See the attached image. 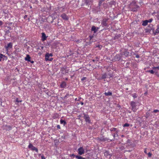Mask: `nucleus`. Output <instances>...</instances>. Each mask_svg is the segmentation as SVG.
I'll return each instance as SVG.
<instances>
[{"label": "nucleus", "instance_id": "38", "mask_svg": "<svg viewBox=\"0 0 159 159\" xmlns=\"http://www.w3.org/2000/svg\"><path fill=\"white\" fill-rule=\"evenodd\" d=\"M16 102H21V101H19L18 100V98H17L16 99Z\"/></svg>", "mask_w": 159, "mask_h": 159}, {"label": "nucleus", "instance_id": "19", "mask_svg": "<svg viewBox=\"0 0 159 159\" xmlns=\"http://www.w3.org/2000/svg\"><path fill=\"white\" fill-rule=\"evenodd\" d=\"M129 52H128L127 51H125L124 52V55H125L126 57H127V56H128V55H129Z\"/></svg>", "mask_w": 159, "mask_h": 159}, {"label": "nucleus", "instance_id": "35", "mask_svg": "<svg viewBox=\"0 0 159 159\" xmlns=\"http://www.w3.org/2000/svg\"><path fill=\"white\" fill-rule=\"evenodd\" d=\"M86 79V77H84L82 78L81 80L82 81H83L84 80H85Z\"/></svg>", "mask_w": 159, "mask_h": 159}, {"label": "nucleus", "instance_id": "1", "mask_svg": "<svg viewBox=\"0 0 159 159\" xmlns=\"http://www.w3.org/2000/svg\"><path fill=\"white\" fill-rule=\"evenodd\" d=\"M83 115L84 116H83V117L85 119V121L86 122L90 123V120L89 115L84 113L83 114Z\"/></svg>", "mask_w": 159, "mask_h": 159}, {"label": "nucleus", "instance_id": "51", "mask_svg": "<svg viewBox=\"0 0 159 159\" xmlns=\"http://www.w3.org/2000/svg\"><path fill=\"white\" fill-rule=\"evenodd\" d=\"M157 28L159 30V25H157Z\"/></svg>", "mask_w": 159, "mask_h": 159}, {"label": "nucleus", "instance_id": "29", "mask_svg": "<svg viewBox=\"0 0 159 159\" xmlns=\"http://www.w3.org/2000/svg\"><path fill=\"white\" fill-rule=\"evenodd\" d=\"M104 0H100V1H99V6H101V4L102 3V2H103L104 1Z\"/></svg>", "mask_w": 159, "mask_h": 159}, {"label": "nucleus", "instance_id": "20", "mask_svg": "<svg viewBox=\"0 0 159 159\" xmlns=\"http://www.w3.org/2000/svg\"><path fill=\"white\" fill-rule=\"evenodd\" d=\"M103 6L104 8H107L108 7V5L107 3H104L103 4Z\"/></svg>", "mask_w": 159, "mask_h": 159}, {"label": "nucleus", "instance_id": "7", "mask_svg": "<svg viewBox=\"0 0 159 159\" xmlns=\"http://www.w3.org/2000/svg\"><path fill=\"white\" fill-rule=\"evenodd\" d=\"M50 57L48 56L47 54L45 55V60L46 61H51L53 60L52 57Z\"/></svg>", "mask_w": 159, "mask_h": 159}, {"label": "nucleus", "instance_id": "41", "mask_svg": "<svg viewBox=\"0 0 159 159\" xmlns=\"http://www.w3.org/2000/svg\"><path fill=\"white\" fill-rule=\"evenodd\" d=\"M76 156L75 154H71L70 155V157H72V156Z\"/></svg>", "mask_w": 159, "mask_h": 159}, {"label": "nucleus", "instance_id": "25", "mask_svg": "<svg viewBox=\"0 0 159 159\" xmlns=\"http://www.w3.org/2000/svg\"><path fill=\"white\" fill-rule=\"evenodd\" d=\"M75 157L78 159H81L82 158V157L80 156L76 155L75 156Z\"/></svg>", "mask_w": 159, "mask_h": 159}, {"label": "nucleus", "instance_id": "54", "mask_svg": "<svg viewBox=\"0 0 159 159\" xmlns=\"http://www.w3.org/2000/svg\"><path fill=\"white\" fill-rule=\"evenodd\" d=\"M81 159H86L85 158H84L82 157V158Z\"/></svg>", "mask_w": 159, "mask_h": 159}, {"label": "nucleus", "instance_id": "17", "mask_svg": "<svg viewBox=\"0 0 159 159\" xmlns=\"http://www.w3.org/2000/svg\"><path fill=\"white\" fill-rule=\"evenodd\" d=\"M138 8V7L137 6H135V7L134 8H133L132 9L131 11H137V8Z\"/></svg>", "mask_w": 159, "mask_h": 159}, {"label": "nucleus", "instance_id": "33", "mask_svg": "<svg viewBox=\"0 0 159 159\" xmlns=\"http://www.w3.org/2000/svg\"><path fill=\"white\" fill-rule=\"evenodd\" d=\"M159 30L157 28V29L156 30L155 33H159Z\"/></svg>", "mask_w": 159, "mask_h": 159}, {"label": "nucleus", "instance_id": "40", "mask_svg": "<svg viewBox=\"0 0 159 159\" xmlns=\"http://www.w3.org/2000/svg\"><path fill=\"white\" fill-rule=\"evenodd\" d=\"M152 19H150L148 20V22H151L152 21Z\"/></svg>", "mask_w": 159, "mask_h": 159}, {"label": "nucleus", "instance_id": "49", "mask_svg": "<svg viewBox=\"0 0 159 159\" xmlns=\"http://www.w3.org/2000/svg\"><path fill=\"white\" fill-rule=\"evenodd\" d=\"M30 62L32 63H34V61H31L30 60Z\"/></svg>", "mask_w": 159, "mask_h": 159}, {"label": "nucleus", "instance_id": "55", "mask_svg": "<svg viewBox=\"0 0 159 159\" xmlns=\"http://www.w3.org/2000/svg\"><path fill=\"white\" fill-rule=\"evenodd\" d=\"M157 18L158 19H159V15H158L157 16Z\"/></svg>", "mask_w": 159, "mask_h": 159}, {"label": "nucleus", "instance_id": "61", "mask_svg": "<svg viewBox=\"0 0 159 159\" xmlns=\"http://www.w3.org/2000/svg\"><path fill=\"white\" fill-rule=\"evenodd\" d=\"M126 90H128V88H126Z\"/></svg>", "mask_w": 159, "mask_h": 159}, {"label": "nucleus", "instance_id": "15", "mask_svg": "<svg viewBox=\"0 0 159 159\" xmlns=\"http://www.w3.org/2000/svg\"><path fill=\"white\" fill-rule=\"evenodd\" d=\"M6 130L7 131H9L10 130H11L12 129V127L11 126H6Z\"/></svg>", "mask_w": 159, "mask_h": 159}, {"label": "nucleus", "instance_id": "31", "mask_svg": "<svg viewBox=\"0 0 159 159\" xmlns=\"http://www.w3.org/2000/svg\"><path fill=\"white\" fill-rule=\"evenodd\" d=\"M153 112L154 113H157V112H159V110H157V109L153 111Z\"/></svg>", "mask_w": 159, "mask_h": 159}, {"label": "nucleus", "instance_id": "44", "mask_svg": "<svg viewBox=\"0 0 159 159\" xmlns=\"http://www.w3.org/2000/svg\"><path fill=\"white\" fill-rule=\"evenodd\" d=\"M27 15H25L24 16V18L25 19L27 18Z\"/></svg>", "mask_w": 159, "mask_h": 159}, {"label": "nucleus", "instance_id": "52", "mask_svg": "<svg viewBox=\"0 0 159 159\" xmlns=\"http://www.w3.org/2000/svg\"><path fill=\"white\" fill-rule=\"evenodd\" d=\"M27 20H28V21H29L30 20V18H28Z\"/></svg>", "mask_w": 159, "mask_h": 159}, {"label": "nucleus", "instance_id": "6", "mask_svg": "<svg viewBox=\"0 0 159 159\" xmlns=\"http://www.w3.org/2000/svg\"><path fill=\"white\" fill-rule=\"evenodd\" d=\"M12 47V44L11 43H8L7 46H5V48L7 51L8 49L11 48Z\"/></svg>", "mask_w": 159, "mask_h": 159}, {"label": "nucleus", "instance_id": "64", "mask_svg": "<svg viewBox=\"0 0 159 159\" xmlns=\"http://www.w3.org/2000/svg\"><path fill=\"white\" fill-rule=\"evenodd\" d=\"M159 59V57L158 58Z\"/></svg>", "mask_w": 159, "mask_h": 159}, {"label": "nucleus", "instance_id": "48", "mask_svg": "<svg viewBox=\"0 0 159 159\" xmlns=\"http://www.w3.org/2000/svg\"><path fill=\"white\" fill-rule=\"evenodd\" d=\"M129 64V63L128 62H127L126 64V66H128V65Z\"/></svg>", "mask_w": 159, "mask_h": 159}, {"label": "nucleus", "instance_id": "39", "mask_svg": "<svg viewBox=\"0 0 159 159\" xmlns=\"http://www.w3.org/2000/svg\"><path fill=\"white\" fill-rule=\"evenodd\" d=\"M89 1H88V0H85V3H86V4H88L89 2L90 1H89Z\"/></svg>", "mask_w": 159, "mask_h": 159}, {"label": "nucleus", "instance_id": "43", "mask_svg": "<svg viewBox=\"0 0 159 159\" xmlns=\"http://www.w3.org/2000/svg\"><path fill=\"white\" fill-rule=\"evenodd\" d=\"M144 152L146 154H147V149H144Z\"/></svg>", "mask_w": 159, "mask_h": 159}, {"label": "nucleus", "instance_id": "11", "mask_svg": "<svg viewBox=\"0 0 159 159\" xmlns=\"http://www.w3.org/2000/svg\"><path fill=\"white\" fill-rule=\"evenodd\" d=\"M153 70L154 71V73H157L158 72V70H159V67L157 66L152 68Z\"/></svg>", "mask_w": 159, "mask_h": 159}, {"label": "nucleus", "instance_id": "13", "mask_svg": "<svg viewBox=\"0 0 159 159\" xmlns=\"http://www.w3.org/2000/svg\"><path fill=\"white\" fill-rule=\"evenodd\" d=\"M30 58L31 57H30V56L29 55H27L26 57L25 58V60L26 61H30Z\"/></svg>", "mask_w": 159, "mask_h": 159}, {"label": "nucleus", "instance_id": "24", "mask_svg": "<svg viewBox=\"0 0 159 159\" xmlns=\"http://www.w3.org/2000/svg\"><path fill=\"white\" fill-rule=\"evenodd\" d=\"M108 140V139H107V138H102V139H100V140L101 141H107Z\"/></svg>", "mask_w": 159, "mask_h": 159}, {"label": "nucleus", "instance_id": "62", "mask_svg": "<svg viewBox=\"0 0 159 159\" xmlns=\"http://www.w3.org/2000/svg\"><path fill=\"white\" fill-rule=\"evenodd\" d=\"M66 80H67V78H66Z\"/></svg>", "mask_w": 159, "mask_h": 159}, {"label": "nucleus", "instance_id": "28", "mask_svg": "<svg viewBox=\"0 0 159 159\" xmlns=\"http://www.w3.org/2000/svg\"><path fill=\"white\" fill-rule=\"evenodd\" d=\"M4 56L1 54H0V61H1L2 60V58Z\"/></svg>", "mask_w": 159, "mask_h": 159}, {"label": "nucleus", "instance_id": "9", "mask_svg": "<svg viewBox=\"0 0 159 159\" xmlns=\"http://www.w3.org/2000/svg\"><path fill=\"white\" fill-rule=\"evenodd\" d=\"M98 28L97 27H96L94 26H93L91 28V30L94 31V33H96L98 30Z\"/></svg>", "mask_w": 159, "mask_h": 159}, {"label": "nucleus", "instance_id": "3", "mask_svg": "<svg viewBox=\"0 0 159 159\" xmlns=\"http://www.w3.org/2000/svg\"><path fill=\"white\" fill-rule=\"evenodd\" d=\"M131 106L132 107V110L134 112H135L136 111V106L135 102H131Z\"/></svg>", "mask_w": 159, "mask_h": 159}, {"label": "nucleus", "instance_id": "22", "mask_svg": "<svg viewBox=\"0 0 159 159\" xmlns=\"http://www.w3.org/2000/svg\"><path fill=\"white\" fill-rule=\"evenodd\" d=\"M107 77V75L105 74H103L102 75L101 78L102 79H104L106 78Z\"/></svg>", "mask_w": 159, "mask_h": 159}, {"label": "nucleus", "instance_id": "36", "mask_svg": "<svg viewBox=\"0 0 159 159\" xmlns=\"http://www.w3.org/2000/svg\"><path fill=\"white\" fill-rule=\"evenodd\" d=\"M48 55L49 56V57H52V53H47Z\"/></svg>", "mask_w": 159, "mask_h": 159}, {"label": "nucleus", "instance_id": "60", "mask_svg": "<svg viewBox=\"0 0 159 159\" xmlns=\"http://www.w3.org/2000/svg\"><path fill=\"white\" fill-rule=\"evenodd\" d=\"M157 2H159V0H158L157 1Z\"/></svg>", "mask_w": 159, "mask_h": 159}, {"label": "nucleus", "instance_id": "5", "mask_svg": "<svg viewBox=\"0 0 159 159\" xmlns=\"http://www.w3.org/2000/svg\"><path fill=\"white\" fill-rule=\"evenodd\" d=\"M109 19L108 18H104L103 19L102 21V24L104 26H107V22L108 20Z\"/></svg>", "mask_w": 159, "mask_h": 159}, {"label": "nucleus", "instance_id": "42", "mask_svg": "<svg viewBox=\"0 0 159 159\" xmlns=\"http://www.w3.org/2000/svg\"><path fill=\"white\" fill-rule=\"evenodd\" d=\"M135 57L137 58H139V56L137 54L136 55Z\"/></svg>", "mask_w": 159, "mask_h": 159}, {"label": "nucleus", "instance_id": "32", "mask_svg": "<svg viewBox=\"0 0 159 159\" xmlns=\"http://www.w3.org/2000/svg\"><path fill=\"white\" fill-rule=\"evenodd\" d=\"M147 154L149 157H151L152 156V154L151 152H149Z\"/></svg>", "mask_w": 159, "mask_h": 159}, {"label": "nucleus", "instance_id": "21", "mask_svg": "<svg viewBox=\"0 0 159 159\" xmlns=\"http://www.w3.org/2000/svg\"><path fill=\"white\" fill-rule=\"evenodd\" d=\"M147 71L148 72H150L152 74H153L154 73V71L153 69L152 70H147Z\"/></svg>", "mask_w": 159, "mask_h": 159}, {"label": "nucleus", "instance_id": "63", "mask_svg": "<svg viewBox=\"0 0 159 159\" xmlns=\"http://www.w3.org/2000/svg\"><path fill=\"white\" fill-rule=\"evenodd\" d=\"M77 98L75 99V100H76Z\"/></svg>", "mask_w": 159, "mask_h": 159}, {"label": "nucleus", "instance_id": "2", "mask_svg": "<svg viewBox=\"0 0 159 159\" xmlns=\"http://www.w3.org/2000/svg\"><path fill=\"white\" fill-rule=\"evenodd\" d=\"M28 148L29 149H30L31 150L33 151L35 150L37 152H38V149L37 148H35V147L33 145L30 143L28 146Z\"/></svg>", "mask_w": 159, "mask_h": 159}, {"label": "nucleus", "instance_id": "8", "mask_svg": "<svg viewBox=\"0 0 159 159\" xmlns=\"http://www.w3.org/2000/svg\"><path fill=\"white\" fill-rule=\"evenodd\" d=\"M61 16L64 20H67L68 19V16L65 14H63L61 15Z\"/></svg>", "mask_w": 159, "mask_h": 159}, {"label": "nucleus", "instance_id": "58", "mask_svg": "<svg viewBox=\"0 0 159 159\" xmlns=\"http://www.w3.org/2000/svg\"><path fill=\"white\" fill-rule=\"evenodd\" d=\"M92 61H93V62H95V60H93Z\"/></svg>", "mask_w": 159, "mask_h": 159}, {"label": "nucleus", "instance_id": "47", "mask_svg": "<svg viewBox=\"0 0 159 159\" xmlns=\"http://www.w3.org/2000/svg\"><path fill=\"white\" fill-rule=\"evenodd\" d=\"M57 128H58V129H59L60 128V126L59 125H57Z\"/></svg>", "mask_w": 159, "mask_h": 159}, {"label": "nucleus", "instance_id": "10", "mask_svg": "<svg viewBox=\"0 0 159 159\" xmlns=\"http://www.w3.org/2000/svg\"><path fill=\"white\" fill-rule=\"evenodd\" d=\"M42 40L43 41L47 39V37L46 36L45 34L44 33H42Z\"/></svg>", "mask_w": 159, "mask_h": 159}, {"label": "nucleus", "instance_id": "30", "mask_svg": "<svg viewBox=\"0 0 159 159\" xmlns=\"http://www.w3.org/2000/svg\"><path fill=\"white\" fill-rule=\"evenodd\" d=\"M116 129L115 128H111L110 129L111 131H116Z\"/></svg>", "mask_w": 159, "mask_h": 159}, {"label": "nucleus", "instance_id": "56", "mask_svg": "<svg viewBox=\"0 0 159 159\" xmlns=\"http://www.w3.org/2000/svg\"><path fill=\"white\" fill-rule=\"evenodd\" d=\"M47 93L48 95L50 96V95L48 93Z\"/></svg>", "mask_w": 159, "mask_h": 159}, {"label": "nucleus", "instance_id": "23", "mask_svg": "<svg viewBox=\"0 0 159 159\" xmlns=\"http://www.w3.org/2000/svg\"><path fill=\"white\" fill-rule=\"evenodd\" d=\"M132 96L134 98H136L137 97V95L135 93L132 94Z\"/></svg>", "mask_w": 159, "mask_h": 159}, {"label": "nucleus", "instance_id": "34", "mask_svg": "<svg viewBox=\"0 0 159 159\" xmlns=\"http://www.w3.org/2000/svg\"><path fill=\"white\" fill-rule=\"evenodd\" d=\"M96 47L97 48H98L100 49H101V48L102 47V46L101 45H98L96 46Z\"/></svg>", "mask_w": 159, "mask_h": 159}, {"label": "nucleus", "instance_id": "37", "mask_svg": "<svg viewBox=\"0 0 159 159\" xmlns=\"http://www.w3.org/2000/svg\"><path fill=\"white\" fill-rule=\"evenodd\" d=\"M3 24V23L2 22V21H0V26L2 25Z\"/></svg>", "mask_w": 159, "mask_h": 159}, {"label": "nucleus", "instance_id": "12", "mask_svg": "<svg viewBox=\"0 0 159 159\" xmlns=\"http://www.w3.org/2000/svg\"><path fill=\"white\" fill-rule=\"evenodd\" d=\"M148 20H145L143 21V23L142 24V25L143 26H145L148 25Z\"/></svg>", "mask_w": 159, "mask_h": 159}, {"label": "nucleus", "instance_id": "14", "mask_svg": "<svg viewBox=\"0 0 159 159\" xmlns=\"http://www.w3.org/2000/svg\"><path fill=\"white\" fill-rule=\"evenodd\" d=\"M66 84L65 82H63L61 84V88H63L66 86Z\"/></svg>", "mask_w": 159, "mask_h": 159}, {"label": "nucleus", "instance_id": "16", "mask_svg": "<svg viewBox=\"0 0 159 159\" xmlns=\"http://www.w3.org/2000/svg\"><path fill=\"white\" fill-rule=\"evenodd\" d=\"M104 94L106 96H111L112 94V93L111 92H107V93L105 92L104 93Z\"/></svg>", "mask_w": 159, "mask_h": 159}, {"label": "nucleus", "instance_id": "53", "mask_svg": "<svg viewBox=\"0 0 159 159\" xmlns=\"http://www.w3.org/2000/svg\"><path fill=\"white\" fill-rule=\"evenodd\" d=\"M119 56L118 55H117L116 56V57H118Z\"/></svg>", "mask_w": 159, "mask_h": 159}, {"label": "nucleus", "instance_id": "27", "mask_svg": "<svg viewBox=\"0 0 159 159\" xmlns=\"http://www.w3.org/2000/svg\"><path fill=\"white\" fill-rule=\"evenodd\" d=\"M129 124L128 123H125L123 125V126L124 127H128V126H129Z\"/></svg>", "mask_w": 159, "mask_h": 159}, {"label": "nucleus", "instance_id": "50", "mask_svg": "<svg viewBox=\"0 0 159 159\" xmlns=\"http://www.w3.org/2000/svg\"><path fill=\"white\" fill-rule=\"evenodd\" d=\"M112 135H113L114 138L115 137V134H112Z\"/></svg>", "mask_w": 159, "mask_h": 159}, {"label": "nucleus", "instance_id": "26", "mask_svg": "<svg viewBox=\"0 0 159 159\" xmlns=\"http://www.w3.org/2000/svg\"><path fill=\"white\" fill-rule=\"evenodd\" d=\"M104 154L105 156H107L108 155H109V152L107 151L105 152L104 153Z\"/></svg>", "mask_w": 159, "mask_h": 159}, {"label": "nucleus", "instance_id": "59", "mask_svg": "<svg viewBox=\"0 0 159 159\" xmlns=\"http://www.w3.org/2000/svg\"><path fill=\"white\" fill-rule=\"evenodd\" d=\"M148 32V30H146V32Z\"/></svg>", "mask_w": 159, "mask_h": 159}, {"label": "nucleus", "instance_id": "57", "mask_svg": "<svg viewBox=\"0 0 159 159\" xmlns=\"http://www.w3.org/2000/svg\"><path fill=\"white\" fill-rule=\"evenodd\" d=\"M81 104L82 105H83L84 104L83 102H81Z\"/></svg>", "mask_w": 159, "mask_h": 159}, {"label": "nucleus", "instance_id": "4", "mask_svg": "<svg viewBox=\"0 0 159 159\" xmlns=\"http://www.w3.org/2000/svg\"><path fill=\"white\" fill-rule=\"evenodd\" d=\"M78 153L80 155H82L84 154V149L82 147H80V148H78Z\"/></svg>", "mask_w": 159, "mask_h": 159}, {"label": "nucleus", "instance_id": "45", "mask_svg": "<svg viewBox=\"0 0 159 159\" xmlns=\"http://www.w3.org/2000/svg\"><path fill=\"white\" fill-rule=\"evenodd\" d=\"M41 158L42 159H45V157L43 156H41Z\"/></svg>", "mask_w": 159, "mask_h": 159}, {"label": "nucleus", "instance_id": "46", "mask_svg": "<svg viewBox=\"0 0 159 159\" xmlns=\"http://www.w3.org/2000/svg\"><path fill=\"white\" fill-rule=\"evenodd\" d=\"M93 36H89L90 40H91V39L93 38Z\"/></svg>", "mask_w": 159, "mask_h": 159}, {"label": "nucleus", "instance_id": "18", "mask_svg": "<svg viewBox=\"0 0 159 159\" xmlns=\"http://www.w3.org/2000/svg\"><path fill=\"white\" fill-rule=\"evenodd\" d=\"M60 123L61 124H63L64 125H65L66 124V123L64 120H60Z\"/></svg>", "mask_w": 159, "mask_h": 159}]
</instances>
